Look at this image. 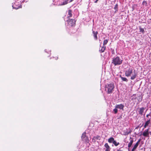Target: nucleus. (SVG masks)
<instances>
[{"instance_id": "1", "label": "nucleus", "mask_w": 151, "mask_h": 151, "mask_svg": "<svg viewBox=\"0 0 151 151\" xmlns=\"http://www.w3.org/2000/svg\"><path fill=\"white\" fill-rule=\"evenodd\" d=\"M114 86L113 83L107 84L105 87V91L108 94L111 93L114 90Z\"/></svg>"}, {"instance_id": "2", "label": "nucleus", "mask_w": 151, "mask_h": 151, "mask_svg": "<svg viewBox=\"0 0 151 151\" xmlns=\"http://www.w3.org/2000/svg\"><path fill=\"white\" fill-rule=\"evenodd\" d=\"M123 60L118 56L114 57L112 61V63L115 66L121 65L122 63Z\"/></svg>"}, {"instance_id": "3", "label": "nucleus", "mask_w": 151, "mask_h": 151, "mask_svg": "<svg viewBox=\"0 0 151 151\" xmlns=\"http://www.w3.org/2000/svg\"><path fill=\"white\" fill-rule=\"evenodd\" d=\"M22 0H17L13 4L12 6L13 9H18L21 7V2Z\"/></svg>"}, {"instance_id": "4", "label": "nucleus", "mask_w": 151, "mask_h": 151, "mask_svg": "<svg viewBox=\"0 0 151 151\" xmlns=\"http://www.w3.org/2000/svg\"><path fill=\"white\" fill-rule=\"evenodd\" d=\"M68 25L72 27L75 25L76 21L74 19H72L67 20Z\"/></svg>"}, {"instance_id": "5", "label": "nucleus", "mask_w": 151, "mask_h": 151, "mask_svg": "<svg viewBox=\"0 0 151 151\" xmlns=\"http://www.w3.org/2000/svg\"><path fill=\"white\" fill-rule=\"evenodd\" d=\"M133 72V69L132 68H129L125 71V76L129 77L131 76Z\"/></svg>"}, {"instance_id": "6", "label": "nucleus", "mask_w": 151, "mask_h": 151, "mask_svg": "<svg viewBox=\"0 0 151 151\" xmlns=\"http://www.w3.org/2000/svg\"><path fill=\"white\" fill-rule=\"evenodd\" d=\"M124 105L122 104H117L115 106V107L116 108H117V109H121L122 110H124Z\"/></svg>"}, {"instance_id": "7", "label": "nucleus", "mask_w": 151, "mask_h": 151, "mask_svg": "<svg viewBox=\"0 0 151 151\" xmlns=\"http://www.w3.org/2000/svg\"><path fill=\"white\" fill-rule=\"evenodd\" d=\"M122 132L123 133L122 134L126 136L130 133L131 131L130 130L128 131V129H126L125 130H123L122 131Z\"/></svg>"}, {"instance_id": "8", "label": "nucleus", "mask_w": 151, "mask_h": 151, "mask_svg": "<svg viewBox=\"0 0 151 151\" xmlns=\"http://www.w3.org/2000/svg\"><path fill=\"white\" fill-rule=\"evenodd\" d=\"M149 129L145 130L143 132L142 135L145 137H148L149 135Z\"/></svg>"}, {"instance_id": "9", "label": "nucleus", "mask_w": 151, "mask_h": 151, "mask_svg": "<svg viewBox=\"0 0 151 151\" xmlns=\"http://www.w3.org/2000/svg\"><path fill=\"white\" fill-rule=\"evenodd\" d=\"M145 109V108L142 107L139 109L138 112L139 114L141 115H142L143 114L144 110Z\"/></svg>"}, {"instance_id": "10", "label": "nucleus", "mask_w": 151, "mask_h": 151, "mask_svg": "<svg viewBox=\"0 0 151 151\" xmlns=\"http://www.w3.org/2000/svg\"><path fill=\"white\" fill-rule=\"evenodd\" d=\"M101 137L97 135L96 136L94 137L92 139V141L93 142H95L96 140L99 139L100 140Z\"/></svg>"}, {"instance_id": "11", "label": "nucleus", "mask_w": 151, "mask_h": 151, "mask_svg": "<svg viewBox=\"0 0 151 151\" xmlns=\"http://www.w3.org/2000/svg\"><path fill=\"white\" fill-rule=\"evenodd\" d=\"M141 140V139H140L134 145V147H133L132 149H133L134 150H135L138 147L139 143L140 142Z\"/></svg>"}, {"instance_id": "12", "label": "nucleus", "mask_w": 151, "mask_h": 151, "mask_svg": "<svg viewBox=\"0 0 151 151\" xmlns=\"http://www.w3.org/2000/svg\"><path fill=\"white\" fill-rule=\"evenodd\" d=\"M93 36L95 40H97V35L98 34V32L97 31H93Z\"/></svg>"}, {"instance_id": "13", "label": "nucleus", "mask_w": 151, "mask_h": 151, "mask_svg": "<svg viewBox=\"0 0 151 151\" xmlns=\"http://www.w3.org/2000/svg\"><path fill=\"white\" fill-rule=\"evenodd\" d=\"M150 123V119L148 120L146 122L145 124L144 125V127L145 128H146L148 126L149 124Z\"/></svg>"}, {"instance_id": "14", "label": "nucleus", "mask_w": 151, "mask_h": 151, "mask_svg": "<svg viewBox=\"0 0 151 151\" xmlns=\"http://www.w3.org/2000/svg\"><path fill=\"white\" fill-rule=\"evenodd\" d=\"M104 147L106 148V151H110V147L107 143H106L104 145Z\"/></svg>"}, {"instance_id": "15", "label": "nucleus", "mask_w": 151, "mask_h": 151, "mask_svg": "<svg viewBox=\"0 0 151 151\" xmlns=\"http://www.w3.org/2000/svg\"><path fill=\"white\" fill-rule=\"evenodd\" d=\"M137 76V74L135 72V70H134V73L132 75V76L131 77V79L132 80H134L136 78Z\"/></svg>"}, {"instance_id": "16", "label": "nucleus", "mask_w": 151, "mask_h": 151, "mask_svg": "<svg viewBox=\"0 0 151 151\" xmlns=\"http://www.w3.org/2000/svg\"><path fill=\"white\" fill-rule=\"evenodd\" d=\"M130 139H131V140H130V142L129 143L128 145V147L129 148L131 147L133 142V139H132L131 137H130Z\"/></svg>"}, {"instance_id": "17", "label": "nucleus", "mask_w": 151, "mask_h": 151, "mask_svg": "<svg viewBox=\"0 0 151 151\" xmlns=\"http://www.w3.org/2000/svg\"><path fill=\"white\" fill-rule=\"evenodd\" d=\"M114 140V138L113 137H111L108 139V142L110 143H113Z\"/></svg>"}, {"instance_id": "18", "label": "nucleus", "mask_w": 151, "mask_h": 151, "mask_svg": "<svg viewBox=\"0 0 151 151\" xmlns=\"http://www.w3.org/2000/svg\"><path fill=\"white\" fill-rule=\"evenodd\" d=\"M120 77L121 78L122 80L124 81L127 82L128 80L125 77H122L121 75L120 76Z\"/></svg>"}, {"instance_id": "19", "label": "nucleus", "mask_w": 151, "mask_h": 151, "mask_svg": "<svg viewBox=\"0 0 151 151\" xmlns=\"http://www.w3.org/2000/svg\"><path fill=\"white\" fill-rule=\"evenodd\" d=\"M82 140L83 141L87 143H88L89 142V139L88 137H86Z\"/></svg>"}, {"instance_id": "20", "label": "nucleus", "mask_w": 151, "mask_h": 151, "mask_svg": "<svg viewBox=\"0 0 151 151\" xmlns=\"http://www.w3.org/2000/svg\"><path fill=\"white\" fill-rule=\"evenodd\" d=\"M72 11L71 10H69L68 11V17H70L72 16Z\"/></svg>"}, {"instance_id": "21", "label": "nucleus", "mask_w": 151, "mask_h": 151, "mask_svg": "<svg viewBox=\"0 0 151 151\" xmlns=\"http://www.w3.org/2000/svg\"><path fill=\"white\" fill-rule=\"evenodd\" d=\"M69 0H65L61 4V5H64L67 4L68 3H69Z\"/></svg>"}, {"instance_id": "22", "label": "nucleus", "mask_w": 151, "mask_h": 151, "mask_svg": "<svg viewBox=\"0 0 151 151\" xmlns=\"http://www.w3.org/2000/svg\"><path fill=\"white\" fill-rule=\"evenodd\" d=\"M105 49H106V47L105 46H103L101 47V50H100V51H101V52H104Z\"/></svg>"}, {"instance_id": "23", "label": "nucleus", "mask_w": 151, "mask_h": 151, "mask_svg": "<svg viewBox=\"0 0 151 151\" xmlns=\"http://www.w3.org/2000/svg\"><path fill=\"white\" fill-rule=\"evenodd\" d=\"M139 32H142L144 33L145 32V31L143 28H142L141 27H139Z\"/></svg>"}, {"instance_id": "24", "label": "nucleus", "mask_w": 151, "mask_h": 151, "mask_svg": "<svg viewBox=\"0 0 151 151\" xmlns=\"http://www.w3.org/2000/svg\"><path fill=\"white\" fill-rule=\"evenodd\" d=\"M86 137L87 136H86V132H84V133L82 135V136H81V138L82 139H83Z\"/></svg>"}, {"instance_id": "25", "label": "nucleus", "mask_w": 151, "mask_h": 151, "mask_svg": "<svg viewBox=\"0 0 151 151\" xmlns=\"http://www.w3.org/2000/svg\"><path fill=\"white\" fill-rule=\"evenodd\" d=\"M113 144L115 146H117L119 144V142H116V141H115V140H114V142H113Z\"/></svg>"}, {"instance_id": "26", "label": "nucleus", "mask_w": 151, "mask_h": 151, "mask_svg": "<svg viewBox=\"0 0 151 151\" xmlns=\"http://www.w3.org/2000/svg\"><path fill=\"white\" fill-rule=\"evenodd\" d=\"M118 5L117 4H116L115 6V7H114V9L115 10V12H116V11L118 10Z\"/></svg>"}, {"instance_id": "27", "label": "nucleus", "mask_w": 151, "mask_h": 151, "mask_svg": "<svg viewBox=\"0 0 151 151\" xmlns=\"http://www.w3.org/2000/svg\"><path fill=\"white\" fill-rule=\"evenodd\" d=\"M142 99V98L140 96H139L138 98L137 99L138 101L139 102L141 101Z\"/></svg>"}, {"instance_id": "28", "label": "nucleus", "mask_w": 151, "mask_h": 151, "mask_svg": "<svg viewBox=\"0 0 151 151\" xmlns=\"http://www.w3.org/2000/svg\"><path fill=\"white\" fill-rule=\"evenodd\" d=\"M117 109V108L115 107V108L113 110V111L114 112V113L115 114H116L118 112V110Z\"/></svg>"}, {"instance_id": "29", "label": "nucleus", "mask_w": 151, "mask_h": 151, "mask_svg": "<svg viewBox=\"0 0 151 151\" xmlns=\"http://www.w3.org/2000/svg\"><path fill=\"white\" fill-rule=\"evenodd\" d=\"M108 42V40H105L104 41L103 45H105L107 44Z\"/></svg>"}, {"instance_id": "30", "label": "nucleus", "mask_w": 151, "mask_h": 151, "mask_svg": "<svg viewBox=\"0 0 151 151\" xmlns=\"http://www.w3.org/2000/svg\"><path fill=\"white\" fill-rule=\"evenodd\" d=\"M28 0H22L21 2L22 3L24 2H27Z\"/></svg>"}, {"instance_id": "31", "label": "nucleus", "mask_w": 151, "mask_h": 151, "mask_svg": "<svg viewBox=\"0 0 151 151\" xmlns=\"http://www.w3.org/2000/svg\"><path fill=\"white\" fill-rule=\"evenodd\" d=\"M116 151H123V150H122V148H120L117 150Z\"/></svg>"}, {"instance_id": "32", "label": "nucleus", "mask_w": 151, "mask_h": 151, "mask_svg": "<svg viewBox=\"0 0 151 151\" xmlns=\"http://www.w3.org/2000/svg\"><path fill=\"white\" fill-rule=\"evenodd\" d=\"M99 0H96V1H95L94 3H96L97 1H98Z\"/></svg>"}, {"instance_id": "33", "label": "nucleus", "mask_w": 151, "mask_h": 151, "mask_svg": "<svg viewBox=\"0 0 151 151\" xmlns=\"http://www.w3.org/2000/svg\"><path fill=\"white\" fill-rule=\"evenodd\" d=\"M136 97H135V98L133 97V98H132V100H134V99H136Z\"/></svg>"}, {"instance_id": "34", "label": "nucleus", "mask_w": 151, "mask_h": 151, "mask_svg": "<svg viewBox=\"0 0 151 151\" xmlns=\"http://www.w3.org/2000/svg\"><path fill=\"white\" fill-rule=\"evenodd\" d=\"M73 0H69V2H71L72 1H73Z\"/></svg>"}, {"instance_id": "35", "label": "nucleus", "mask_w": 151, "mask_h": 151, "mask_svg": "<svg viewBox=\"0 0 151 151\" xmlns=\"http://www.w3.org/2000/svg\"><path fill=\"white\" fill-rule=\"evenodd\" d=\"M135 150H134L133 149H132L131 151H134Z\"/></svg>"}, {"instance_id": "36", "label": "nucleus", "mask_w": 151, "mask_h": 151, "mask_svg": "<svg viewBox=\"0 0 151 151\" xmlns=\"http://www.w3.org/2000/svg\"><path fill=\"white\" fill-rule=\"evenodd\" d=\"M150 134L151 135V131L149 132Z\"/></svg>"}, {"instance_id": "37", "label": "nucleus", "mask_w": 151, "mask_h": 151, "mask_svg": "<svg viewBox=\"0 0 151 151\" xmlns=\"http://www.w3.org/2000/svg\"><path fill=\"white\" fill-rule=\"evenodd\" d=\"M147 117H148V115H147Z\"/></svg>"}]
</instances>
